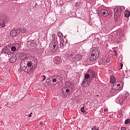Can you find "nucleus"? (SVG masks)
I'll list each match as a JSON object with an SVG mask.
<instances>
[{
  "mask_svg": "<svg viewBox=\"0 0 130 130\" xmlns=\"http://www.w3.org/2000/svg\"><path fill=\"white\" fill-rule=\"evenodd\" d=\"M37 66V60L31 54L25 53L22 56V60L20 63V68L25 73L30 74L33 72Z\"/></svg>",
  "mask_w": 130,
  "mask_h": 130,
  "instance_id": "1",
  "label": "nucleus"
},
{
  "mask_svg": "<svg viewBox=\"0 0 130 130\" xmlns=\"http://www.w3.org/2000/svg\"><path fill=\"white\" fill-rule=\"evenodd\" d=\"M84 78L82 82V87L88 88L93 79L96 78V73L91 69H89L86 73L84 74Z\"/></svg>",
  "mask_w": 130,
  "mask_h": 130,
  "instance_id": "2",
  "label": "nucleus"
},
{
  "mask_svg": "<svg viewBox=\"0 0 130 130\" xmlns=\"http://www.w3.org/2000/svg\"><path fill=\"white\" fill-rule=\"evenodd\" d=\"M52 37V42L50 44L49 47L52 52H55L58 48V44L57 40V37H56L55 34H53Z\"/></svg>",
  "mask_w": 130,
  "mask_h": 130,
  "instance_id": "3",
  "label": "nucleus"
},
{
  "mask_svg": "<svg viewBox=\"0 0 130 130\" xmlns=\"http://www.w3.org/2000/svg\"><path fill=\"white\" fill-rule=\"evenodd\" d=\"M100 54V53H99L98 48L93 49L91 52V55L89 57V60H90V61H95V60L99 57Z\"/></svg>",
  "mask_w": 130,
  "mask_h": 130,
  "instance_id": "4",
  "label": "nucleus"
},
{
  "mask_svg": "<svg viewBox=\"0 0 130 130\" xmlns=\"http://www.w3.org/2000/svg\"><path fill=\"white\" fill-rule=\"evenodd\" d=\"M124 6H119L114 9V16L115 17H119L121 15V12L125 10Z\"/></svg>",
  "mask_w": 130,
  "mask_h": 130,
  "instance_id": "5",
  "label": "nucleus"
},
{
  "mask_svg": "<svg viewBox=\"0 0 130 130\" xmlns=\"http://www.w3.org/2000/svg\"><path fill=\"white\" fill-rule=\"evenodd\" d=\"M108 15V11L106 9H101L99 12V16H102V17H106Z\"/></svg>",
  "mask_w": 130,
  "mask_h": 130,
  "instance_id": "6",
  "label": "nucleus"
},
{
  "mask_svg": "<svg viewBox=\"0 0 130 130\" xmlns=\"http://www.w3.org/2000/svg\"><path fill=\"white\" fill-rule=\"evenodd\" d=\"M21 33L24 35H21V37H24V36H28L30 35V31H28V29L25 28H21Z\"/></svg>",
  "mask_w": 130,
  "mask_h": 130,
  "instance_id": "7",
  "label": "nucleus"
},
{
  "mask_svg": "<svg viewBox=\"0 0 130 130\" xmlns=\"http://www.w3.org/2000/svg\"><path fill=\"white\" fill-rule=\"evenodd\" d=\"M82 59V55L80 54H76L75 57L72 58V61L73 62H76V61H79V60H81Z\"/></svg>",
  "mask_w": 130,
  "mask_h": 130,
  "instance_id": "8",
  "label": "nucleus"
},
{
  "mask_svg": "<svg viewBox=\"0 0 130 130\" xmlns=\"http://www.w3.org/2000/svg\"><path fill=\"white\" fill-rule=\"evenodd\" d=\"M19 48H20V45H19L18 44H15L13 45L11 47V50L13 52V53L12 52V53H15V51H18Z\"/></svg>",
  "mask_w": 130,
  "mask_h": 130,
  "instance_id": "9",
  "label": "nucleus"
},
{
  "mask_svg": "<svg viewBox=\"0 0 130 130\" xmlns=\"http://www.w3.org/2000/svg\"><path fill=\"white\" fill-rule=\"evenodd\" d=\"M59 41H60L59 46L61 48H63L64 47V46L67 45V43H68L67 40H63V38L60 39L59 40Z\"/></svg>",
  "mask_w": 130,
  "mask_h": 130,
  "instance_id": "10",
  "label": "nucleus"
},
{
  "mask_svg": "<svg viewBox=\"0 0 130 130\" xmlns=\"http://www.w3.org/2000/svg\"><path fill=\"white\" fill-rule=\"evenodd\" d=\"M2 52L5 54H8V55H11V54H12V51H11V50H10L7 47L4 48L2 50Z\"/></svg>",
  "mask_w": 130,
  "mask_h": 130,
  "instance_id": "11",
  "label": "nucleus"
},
{
  "mask_svg": "<svg viewBox=\"0 0 130 130\" xmlns=\"http://www.w3.org/2000/svg\"><path fill=\"white\" fill-rule=\"evenodd\" d=\"M116 85H117V89L118 90H121L123 87V82L121 81L116 82Z\"/></svg>",
  "mask_w": 130,
  "mask_h": 130,
  "instance_id": "12",
  "label": "nucleus"
},
{
  "mask_svg": "<svg viewBox=\"0 0 130 130\" xmlns=\"http://www.w3.org/2000/svg\"><path fill=\"white\" fill-rule=\"evenodd\" d=\"M54 62L56 64L61 63V58L58 56L55 57V58H54Z\"/></svg>",
  "mask_w": 130,
  "mask_h": 130,
  "instance_id": "13",
  "label": "nucleus"
},
{
  "mask_svg": "<svg viewBox=\"0 0 130 130\" xmlns=\"http://www.w3.org/2000/svg\"><path fill=\"white\" fill-rule=\"evenodd\" d=\"M71 86H72V83L68 82L66 83L65 86L64 87V89L69 88V89H71V90H73V88H72Z\"/></svg>",
  "mask_w": 130,
  "mask_h": 130,
  "instance_id": "14",
  "label": "nucleus"
},
{
  "mask_svg": "<svg viewBox=\"0 0 130 130\" xmlns=\"http://www.w3.org/2000/svg\"><path fill=\"white\" fill-rule=\"evenodd\" d=\"M16 60H17V57L14 55L10 58V62L11 63H14V62H16Z\"/></svg>",
  "mask_w": 130,
  "mask_h": 130,
  "instance_id": "15",
  "label": "nucleus"
},
{
  "mask_svg": "<svg viewBox=\"0 0 130 130\" xmlns=\"http://www.w3.org/2000/svg\"><path fill=\"white\" fill-rule=\"evenodd\" d=\"M116 79L115 77L113 75H111L110 76V83L111 84H114L115 83Z\"/></svg>",
  "mask_w": 130,
  "mask_h": 130,
  "instance_id": "16",
  "label": "nucleus"
},
{
  "mask_svg": "<svg viewBox=\"0 0 130 130\" xmlns=\"http://www.w3.org/2000/svg\"><path fill=\"white\" fill-rule=\"evenodd\" d=\"M10 35L12 37H16L17 36V32L16 31V29H13L11 32H10Z\"/></svg>",
  "mask_w": 130,
  "mask_h": 130,
  "instance_id": "17",
  "label": "nucleus"
},
{
  "mask_svg": "<svg viewBox=\"0 0 130 130\" xmlns=\"http://www.w3.org/2000/svg\"><path fill=\"white\" fill-rule=\"evenodd\" d=\"M129 15H130V12L128 11H126L124 12V16L125 17H126V18H128V17H129Z\"/></svg>",
  "mask_w": 130,
  "mask_h": 130,
  "instance_id": "18",
  "label": "nucleus"
},
{
  "mask_svg": "<svg viewBox=\"0 0 130 130\" xmlns=\"http://www.w3.org/2000/svg\"><path fill=\"white\" fill-rule=\"evenodd\" d=\"M15 31H16L17 35L18 34H20V33H21V28H18L17 29H15Z\"/></svg>",
  "mask_w": 130,
  "mask_h": 130,
  "instance_id": "19",
  "label": "nucleus"
},
{
  "mask_svg": "<svg viewBox=\"0 0 130 130\" xmlns=\"http://www.w3.org/2000/svg\"><path fill=\"white\" fill-rule=\"evenodd\" d=\"M117 36H118V37H122V36H123V34L119 31H118L117 34Z\"/></svg>",
  "mask_w": 130,
  "mask_h": 130,
  "instance_id": "20",
  "label": "nucleus"
},
{
  "mask_svg": "<svg viewBox=\"0 0 130 130\" xmlns=\"http://www.w3.org/2000/svg\"><path fill=\"white\" fill-rule=\"evenodd\" d=\"M30 47H37L36 44L34 42L30 43Z\"/></svg>",
  "mask_w": 130,
  "mask_h": 130,
  "instance_id": "21",
  "label": "nucleus"
},
{
  "mask_svg": "<svg viewBox=\"0 0 130 130\" xmlns=\"http://www.w3.org/2000/svg\"><path fill=\"white\" fill-rule=\"evenodd\" d=\"M56 78L57 79V80H58L60 82H61V81H62V78H61V77L60 76H56Z\"/></svg>",
  "mask_w": 130,
  "mask_h": 130,
  "instance_id": "22",
  "label": "nucleus"
},
{
  "mask_svg": "<svg viewBox=\"0 0 130 130\" xmlns=\"http://www.w3.org/2000/svg\"><path fill=\"white\" fill-rule=\"evenodd\" d=\"M57 35H58V37H59V38H61V37H62V36H63L62 34L60 32H58Z\"/></svg>",
  "mask_w": 130,
  "mask_h": 130,
  "instance_id": "23",
  "label": "nucleus"
},
{
  "mask_svg": "<svg viewBox=\"0 0 130 130\" xmlns=\"http://www.w3.org/2000/svg\"><path fill=\"white\" fill-rule=\"evenodd\" d=\"M112 87V88H113V89H115L116 90H118V88H117V85H116V83H115V84H114Z\"/></svg>",
  "mask_w": 130,
  "mask_h": 130,
  "instance_id": "24",
  "label": "nucleus"
},
{
  "mask_svg": "<svg viewBox=\"0 0 130 130\" xmlns=\"http://www.w3.org/2000/svg\"><path fill=\"white\" fill-rule=\"evenodd\" d=\"M91 130H99V127H97V126H94L92 128H91Z\"/></svg>",
  "mask_w": 130,
  "mask_h": 130,
  "instance_id": "25",
  "label": "nucleus"
},
{
  "mask_svg": "<svg viewBox=\"0 0 130 130\" xmlns=\"http://www.w3.org/2000/svg\"><path fill=\"white\" fill-rule=\"evenodd\" d=\"M116 90H117L115 88H112V86L111 90V93H114L115 92V91H116Z\"/></svg>",
  "mask_w": 130,
  "mask_h": 130,
  "instance_id": "26",
  "label": "nucleus"
},
{
  "mask_svg": "<svg viewBox=\"0 0 130 130\" xmlns=\"http://www.w3.org/2000/svg\"><path fill=\"white\" fill-rule=\"evenodd\" d=\"M106 61L107 62H110L111 61V59L110 58H107L106 59Z\"/></svg>",
  "mask_w": 130,
  "mask_h": 130,
  "instance_id": "27",
  "label": "nucleus"
},
{
  "mask_svg": "<svg viewBox=\"0 0 130 130\" xmlns=\"http://www.w3.org/2000/svg\"><path fill=\"white\" fill-rule=\"evenodd\" d=\"M130 120L127 119L125 121V124H127V123H129Z\"/></svg>",
  "mask_w": 130,
  "mask_h": 130,
  "instance_id": "28",
  "label": "nucleus"
},
{
  "mask_svg": "<svg viewBox=\"0 0 130 130\" xmlns=\"http://www.w3.org/2000/svg\"><path fill=\"white\" fill-rule=\"evenodd\" d=\"M114 55L117 56L118 55V53L116 52V50H114Z\"/></svg>",
  "mask_w": 130,
  "mask_h": 130,
  "instance_id": "29",
  "label": "nucleus"
},
{
  "mask_svg": "<svg viewBox=\"0 0 130 130\" xmlns=\"http://www.w3.org/2000/svg\"><path fill=\"white\" fill-rule=\"evenodd\" d=\"M0 26L3 28L4 27H5V26H6V25L5 24V23H0Z\"/></svg>",
  "mask_w": 130,
  "mask_h": 130,
  "instance_id": "30",
  "label": "nucleus"
},
{
  "mask_svg": "<svg viewBox=\"0 0 130 130\" xmlns=\"http://www.w3.org/2000/svg\"><path fill=\"white\" fill-rule=\"evenodd\" d=\"M119 104H120V105H122V104H123V101L121 100L119 101Z\"/></svg>",
  "mask_w": 130,
  "mask_h": 130,
  "instance_id": "31",
  "label": "nucleus"
},
{
  "mask_svg": "<svg viewBox=\"0 0 130 130\" xmlns=\"http://www.w3.org/2000/svg\"><path fill=\"white\" fill-rule=\"evenodd\" d=\"M41 78H42V80L43 81H45V80L46 79V77H45V76H41Z\"/></svg>",
  "mask_w": 130,
  "mask_h": 130,
  "instance_id": "32",
  "label": "nucleus"
},
{
  "mask_svg": "<svg viewBox=\"0 0 130 130\" xmlns=\"http://www.w3.org/2000/svg\"><path fill=\"white\" fill-rule=\"evenodd\" d=\"M65 89H66V91L67 93H70V90H71V89L70 88H65Z\"/></svg>",
  "mask_w": 130,
  "mask_h": 130,
  "instance_id": "33",
  "label": "nucleus"
},
{
  "mask_svg": "<svg viewBox=\"0 0 130 130\" xmlns=\"http://www.w3.org/2000/svg\"><path fill=\"white\" fill-rule=\"evenodd\" d=\"M84 111H85V108L84 107H82L81 108V112H83Z\"/></svg>",
  "mask_w": 130,
  "mask_h": 130,
  "instance_id": "34",
  "label": "nucleus"
},
{
  "mask_svg": "<svg viewBox=\"0 0 130 130\" xmlns=\"http://www.w3.org/2000/svg\"><path fill=\"white\" fill-rule=\"evenodd\" d=\"M52 82H53V83H56V82H57L56 79V78L53 79Z\"/></svg>",
  "mask_w": 130,
  "mask_h": 130,
  "instance_id": "35",
  "label": "nucleus"
},
{
  "mask_svg": "<svg viewBox=\"0 0 130 130\" xmlns=\"http://www.w3.org/2000/svg\"><path fill=\"white\" fill-rule=\"evenodd\" d=\"M45 86H46V87H48V86H49V84H48V82H46L44 84Z\"/></svg>",
  "mask_w": 130,
  "mask_h": 130,
  "instance_id": "36",
  "label": "nucleus"
},
{
  "mask_svg": "<svg viewBox=\"0 0 130 130\" xmlns=\"http://www.w3.org/2000/svg\"><path fill=\"white\" fill-rule=\"evenodd\" d=\"M67 56L68 58H70V57H72V56L71 55V54L70 55V54H68L67 55Z\"/></svg>",
  "mask_w": 130,
  "mask_h": 130,
  "instance_id": "37",
  "label": "nucleus"
},
{
  "mask_svg": "<svg viewBox=\"0 0 130 130\" xmlns=\"http://www.w3.org/2000/svg\"><path fill=\"white\" fill-rule=\"evenodd\" d=\"M121 130H126V128L125 127H121Z\"/></svg>",
  "mask_w": 130,
  "mask_h": 130,
  "instance_id": "38",
  "label": "nucleus"
},
{
  "mask_svg": "<svg viewBox=\"0 0 130 130\" xmlns=\"http://www.w3.org/2000/svg\"><path fill=\"white\" fill-rule=\"evenodd\" d=\"M84 114H88V112L84 111L82 112Z\"/></svg>",
  "mask_w": 130,
  "mask_h": 130,
  "instance_id": "39",
  "label": "nucleus"
},
{
  "mask_svg": "<svg viewBox=\"0 0 130 130\" xmlns=\"http://www.w3.org/2000/svg\"><path fill=\"white\" fill-rule=\"evenodd\" d=\"M120 67H121V68L120 69V70H121V69H122V67H123V64H122V63H120Z\"/></svg>",
  "mask_w": 130,
  "mask_h": 130,
  "instance_id": "40",
  "label": "nucleus"
},
{
  "mask_svg": "<svg viewBox=\"0 0 130 130\" xmlns=\"http://www.w3.org/2000/svg\"><path fill=\"white\" fill-rule=\"evenodd\" d=\"M118 17L115 16V19L116 22L117 21V20H118Z\"/></svg>",
  "mask_w": 130,
  "mask_h": 130,
  "instance_id": "41",
  "label": "nucleus"
},
{
  "mask_svg": "<svg viewBox=\"0 0 130 130\" xmlns=\"http://www.w3.org/2000/svg\"><path fill=\"white\" fill-rule=\"evenodd\" d=\"M70 55H71V56H74V55H75V52L72 53Z\"/></svg>",
  "mask_w": 130,
  "mask_h": 130,
  "instance_id": "42",
  "label": "nucleus"
},
{
  "mask_svg": "<svg viewBox=\"0 0 130 130\" xmlns=\"http://www.w3.org/2000/svg\"><path fill=\"white\" fill-rule=\"evenodd\" d=\"M32 113H30V114L28 115V117H31L32 116Z\"/></svg>",
  "mask_w": 130,
  "mask_h": 130,
  "instance_id": "43",
  "label": "nucleus"
},
{
  "mask_svg": "<svg viewBox=\"0 0 130 130\" xmlns=\"http://www.w3.org/2000/svg\"><path fill=\"white\" fill-rule=\"evenodd\" d=\"M40 124H41V125H43V122H40Z\"/></svg>",
  "mask_w": 130,
  "mask_h": 130,
  "instance_id": "44",
  "label": "nucleus"
},
{
  "mask_svg": "<svg viewBox=\"0 0 130 130\" xmlns=\"http://www.w3.org/2000/svg\"><path fill=\"white\" fill-rule=\"evenodd\" d=\"M37 6H38V4L37 3H36L35 4V7H37Z\"/></svg>",
  "mask_w": 130,
  "mask_h": 130,
  "instance_id": "45",
  "label": "nucleus"
},
{
  "mask_svg": "<svg viewBox=\"0 0 130 130\" xmlns=\"http://www.w3.org/2000/svg\"><path fill=\"white\" fill-rule=\"evenodd\" d=\"M64 97H67V95H64Z\"/></svg>",
  "mask_w": 130,
  "mask_h": 130,
  "instance_id": "46",
  "label": "nucleus"
},
{
  "mask_svg": "<svg viewBox=\"0 0 130 130\" xmlns=\"http://www.w3.org/2000/svg\"><path fill=\"white\" fill-rule=\"evenodd\" d=\"M0 21H1V18H0Z\"/></svg>",
  "mask_w": 130,
  "mask_h": 130,
  "instance_id": "47",
  "label": "nucleus"
}]
</instances>
